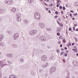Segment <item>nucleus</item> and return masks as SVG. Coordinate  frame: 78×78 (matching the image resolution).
Listing matches in <instances>:
<instances>
[{
	"label": "nucleus",
	"instance_id": "1",
	"mask_svg": "<svg viewBox=\"0 0 78 78\" xmlns=\"http://www.w3.org/2000/svg\"><path fill=\"white\" fill-rule=\"evenodd\" d=\"M41 17V16L39 13L36 12L35 13L34 15V18L35 19H39Z\"/></svg>",
	"mask_w": 78,
	"mask_h": 78
},
{
	"label": "nucleus",
	"instance_id": "2",
	"mask_svg": "<svg viewBox=\"0 0 78 78\" xmlns=\"http://www.w3.org/2000/svg\"><path fill=\"white\" fill-rule=\"evenodd\" d=\"M21 17V15L20 13H18L16 14V20L17 21L19 22H20V21H21V18H20V17Z\"/></svg>",
	"mask_w": 78,
	"mask_h": 78
},
{
	"label": "nucleus",
	"instance_id": "3",
	"mask_svg": "<svg viewBox=\"0 0 78 78\" xmlns=\"http://www.w3.org/2000/svg\"><path fill=\"white\" fill-rule=\"evenodd\" d=\"M36 33H37V30H31L30 34V35H32L36 34Z\"/></svg>",
	"mask_w": 78,
	"mask_h": 78
},
{
	"label": "nucleus",
	"instance_id": "4",
	"mask_svg": "<svg viewBox=\"0 0 78 78\" xmlns=\"http://www.w3.org/2000/svg\"><path fill=\"white\" fill-rule=\"evenodd\" d=\"M39 25L42 29H44V28H45V24L44 23H39Z\"/></svg>",
	"mask_w": 78,
	"mask_h": 78
},
{
	"label": "nucleus",
	"instance_id": "5",
	"mask_svg": "<svg viewBox=\"0 0 78 78\" xmlns=\"http://www.w3.org/2000/svg\"><path fill=\"white\" fill-rule=\"evenodd\" d=\"M19 37V34L16 33L13 36V39L14 40H16Z\"/></svg>",
	"mask_w": 78,
	"mask_h": 78
},
{
	"label": "nucleus",
	"instance_id": "6",
	"mask_svg": "<svg viewBox=\"0 0 78 78\" xmlns=\"http://www.w3.org/2000/svg\"><path fill=\"white\" fill-rule=\"evenodd\" d=\"M39 39L40 41H42V42H44V41H45V38L42 36H40Z\"/></svg>",
	"mask_w": 78,
	"mask_h": 78
},
{
	"label": "nucleus",
	"instance_id": "7",
	"mask_svg": "<svg viewBox=\"0 0 78 78\" xmlns=\"http://www.w3.org/2000/svg\"><path fill=\"white\" fill-rule=\"evenodd\" d=\"M47 56L43 55L41 57V59L43 61H45L47 60Z\"/></svg>",
	"mask_w": 78,
	"mask_h": 78
},
{
	"label": "nucleus",
	"instance_id": "8",
	"mask_svg": "<svg viewBox=\"0 0 78 78\" xmlns=\"http://www.w3.org/2000/svg\"><path fill=\"white\" fill-rule=\"evenodd\" d=\"M5 2L8 5H11L13 1H12V0L11 1H7Z\"/></svg>",
	"mask_w": 78,
	"mask_h": 78
},
{
	"label": "nucleus",
	"instance_id": "9",
	"mask_svg": "<svg viewBox=\"0 0 78 78\" xmlns=\"http://www.w3.org/2000/svg\"><path fill=\"white\" fill-rule=\"evenodd\" d=\"M56 70V68L55 67H52L51 69V73H53V72H54L55 70Z\"/></svg>",
	"mask_w": 78,
	"mask_h": 78
},
{
	"label": "nucleus",
	"instance_id": "10",
	"mask_svg": "<svg viewBox=\"0 0 78 78\" xmlns=\"http://www.w3.org/2000/svg\"><path fill=\"white\" fill-rule=\"evenodd\" d=\"M73 64L74 65V66H78V62L77 61H73Z\"/></svg>",
	"mask_w": 78,
	"mask_h": 78
},
{
	"label": "nucleus",
	"instance_id": "11",
	"mask_svg": "<svg viewBox=\"0 0 78 78\" xmlns=\"http://www.w3.org/2000/svg\"><path fill=\"white\" fill-rule=\"evenodd\" d=\"M3 38H4V36L3 35H0V42L1 41H2V40L3 39Z\"/></svg>",
	"mask_w": 78,
	"mask_h": 78
},
{
	"label": "nucleus",
	"instance_id": "12",
	"mask_svg": "<svg viewBox=\"0 0 78 78\" xmlns=\"http://www.w3.org/2000/svg\"><path fill=\"white\" fill-rule=\"evenodd\" d=\"M6 56L7 57H9V58H12V56H13V55H12V54H7L6 55Z\"/></svg>",
	"mask_w": 78,
	"mask_h": 78
},
{
	"label": "nucleus",
	"instance_id": "13",
	"mask_svg": "<svg viewBox=\"0 0 78 78\" xmlns=\"http://www.w3.org/2000/svg\"><path fill=\"white\" fill-rule=\"evenodd\" d=\"M9 78H17V77L14 75H11L10 76Z\"/></svg>",
	"mask_w": 78,
	"mask_h": 78
},
{
	"label": "nucleus",
	"instance_id": "14",
	"mask_svg": "<svg viewBox=\"0 0 78 78\" xmlns=\"http://www.w3.org/2000/svg\"><path fill=\"white\" fill-rule=\"evenodd\" d=\"M11 11L12 12H16V9L13 8L11 9Z\"/></svg>",
	"mask_w": 78,
	"mask_h": 78
},
{
	"label": "nucleus",
	"instance_id": "15",
	"mask_svg": "<svg viewBox=\"0 0 78 78\" xmlns=\"http://www.w3.org/2000/svg\"><path fill=\"white\" fill-rule=\"evenodd\" d=\"M12 46L13 48H17L18 47L17 45L16 44H13L12 45Z\"/></svg>",
	"mask_w": 78,
	"mask_h": 78
},
{
	"label": "nucleus",
	"instance_id": "16",
	"mask_svg": "<svg viewBox=\"0 0 78 78\" xmlns=\"http://www.w3.org/2000/svg\"><path fill=\"white\" fill-rule=\"evenodd\" d=\"M28 2L29 3H33L34 2V0H28Z\"/></svg>",
	"mask_w": 78,
	"mask_h": 78
},
{
	"label": "nucleus",
	"instance_id": "17",
	"mask_svg": "<svg viewBox=\"0 0 78 78\" xmlns=\"http://www.w3.org/2000/svg\"><path fill=\"white\" fill-rule=\"evenodd\" d=\"M75 6H78V2H77L76 3H74Z\"/></svg>",
	"mask_w": 78,
	"mask_h": 78
},
{
	"label": "nucleus",
	"instance_id": "18",
	"mask_svg": "<svg viewBox=\"0 0 78 78\" xmlns=\"http://www.w3.org/2000/svg\"><path fill=\"white\" fill-rule=\"evenodd\" d=\"M20 62H24V61H23V59L22 58L20 59Z\"/></svg>",
	"mask_w": 78,
	"mask_h": 78
},
{
	"label": "nucleus",
	"instance_id": "19",
	"mask_svg": "<svg viewBox=\"0 0 78 78\" xmlns=\"http://www.w3.org/2000/svg\"><path fill=\"white\" fill-rule=\"evenodd\" d=\"M32 75H36V73H34V72L32 71Z\"/></svg>",
	"mask_w": 78,
	"mask_h": 78
},
{
	"label": "nucleus",
	"instance_id": "20",
	"mask_svg": "<svg viewBox=\"0 0 78 78\" xmlns=\"http://www.w3.org/2000/svg\"><path fill=\"white\" fill-rule=\"evenodd\" d=\"M56 51L57 53H59V51H59V49H57L56 50Z\"/></svg>",
	"mask_w": 78,
	"mask_h": 78
},
{
	"label": "nucleus",
	"instance_id": "21",
	"mask_svg": "<svg viewBox=\"0 0 78 78\" xmlns=\"http://www.w3.org/2000/svg\"><path fill=\"white\" fill-rule=\"evenodd\" d=\"M46 30H47L49 31H51V29L50 28H47Z\"/></svg>",
	"mask_w": 78,
	"mask_h": 78
},
{
	"label": "nucleus",
	"instance_id": "22",
	"mask_svg": "<svg viewBox=\"0 0 78 78\" xmlns=\"http://www.w3.org/2000/svg\"><path fill=\"white\" fill-rule=\"evenodd\" d=\"M0 46H2V47H3V43H0Z\"/></svg>",
	"mask_w": 78,
	"mask_h": 78
},
{
	"label": "nucleus",
	"instance_id": "23",
	"mask_svg": "<svg viewBox=\"0 0 78 78\" xmlns=\"http://www.w3.org/2000/svg\"><path fill=\"white\" fill-rule=\"evenodd\" d=\"M7 62L8 64H11V62L9 61H7Z\"/></svg>",
	"mask_w": 78,
	"mask_h": 78
},
{
	"label": "nucleus",
	"instance_id": "24",
	"mask_svg": "<svg viewBox=\"0 0 78 78\" xmlns=\"http://www.w3.org/2000/svg\"><path fill=\"white\" fill-rule=\"evenodd\" d=\"M67 74L68 75V76H69L70 75V72L68 71Z\"/></svg>",
	"mask_w": 78,
	"mask_h": 78
},
{
	"label": "nucleus",
	"instance_id": "25",
	"mask_svg": "<svg viewBox=\"0 0 78 78\" xmlns=\"http://www.w3.org/2000/svg\"><path fill=\"white\" fill-rule=\"evenodd\" d=\"M47 67L46 66V65L45 66L44 65H43L42 66V67H43V68H45V67Z\"/></svg>",
	"mask_w": 78,
	"mask_h": 78
},
{
	"label": "nucleus",
	"instance_id": "26",
	"mask_svg": "<svg viewBox=\"0 0 78 78\" xmlns=\"http://www.w3.org/2000/svg\"><path fill=\"white\" fill-rule=\"evenodd\" d=\"M48 66V63H46V66L47 67V66Z\"/></svg>",
	"mask_w": 78,
	"mask_h": 78
},
{
	"label": "nucleus",
	"instance_id": "27",
	"mask_svg": "<svg viewBox=\"0 0 78 78\" xmlns=\"http://www.w3.org/2000/svg\"><path fill=\"white\" fill-rule=\"evenodd\" d=\"M63 43H65L66 42V40L65 39L63 40Z\"/></svg>",
	"mask_w": 78,
	"mask_h": 78
},
{
	"label": "nucleus",
	"instance_id": "28",
	"mask_svg": "<svg viewBox=\"0 0 78 78\" xmlns=\"http://www.w3.org/2000/svg\"><path fill=\"white\" fill-rule=\"evenodd\" d=\"M2 12H3V10L2 9H0V13Z\"/></svg>",
	"mask_w": 78,
	"mask_h": 78
},
{
	"label": "nucleus",
	"instance_id": "29",
	"mask_svg": "<svg viewBox=\"0 0 78 78\" xmlns=\"http://www.w3.org/2000/svg\"><path fill=\"white\" fill-rule=\"evenodd\" d=\"M54 17H55V18H58V16L57 15H56Z\"/></svg>",
	"mask_w": 78,
	"mask_h": 78
},
{
	"label": "nucleus",
	"instance_id": "30",
	"mask_svg": "<svg viewBox=\"0 0 78 78\" xmlns=\"http://www.w3.org/2000/svg\"><path fill=\"white\" fill-rule=\"evenodd\" d=\"M64 56H66V57L67 56V54L66 53L65 54Z\"/></svg>",
	"mask_w": 78,
	"mask_h": 78
},
{
	"label": "nucleus",
	"instance_id": "31",
	"mask_svg": "<svg viewBox=\"0 0 78 78\" xmlns=\"http://www.w3.org/2000/svg\"><path fill=\"white\" fill-rule=\"evenodd\" d=\"M39 72H43V71L42 69H40L39 70Z\"/></svg>",
	"mask_w": 78,
	"mask_h": 78
},
{
	"label": "nucleus",
	"instance_id": "32",
	"mask_svg": "<svg viewBox=\"0 0 78 78\" xmlns=\"http://www.w3.org/2000/svg\"><path fill=\"white\" fill-rule=\"evenodd\" d=\"M62 9L63 10H65L66 9V8L64 7H63Z\"/></svg>",
	"mask_w": 78,
	"mask_h": 78
},
{
	"label": "nucleus",
	"instance_id": "33",
	"mask_svg": "<svg viewBox=\"0 0 78 78\" xmlns=\"http://www.w3.org/2000/svg\"><path fill=\"white\" fill-rule=\"evenodd\" d=\"M57 4L56 5L57 7H59V4H58V3H57Z\"/></svg>",
	"mask_w": 78,
	"mask_h": 78
},
{
	"label": "nucleus",
	"instance_id": "34",
	"mask_svg": "<svg viewBox=\"0 0 78 78\" xmlns=\"http://www.w3.org/2000/svg\"><path fill=\"white\" fill-rule=\"evenodd\" d=\"M68 46H70V45H71V43H68Z\"/></svg>",
	"mask_w": 78,
	"mask_h": 78
},
{
	"label": "nucleus",
	"instance_id": "35",
	"mask_svg": "<svg viewBox=\"0 0 78 78\" xmlns=\"http://www.w3.org/2000/svg\"><path fill=\"white\" fill-rule=\"evenodd\" d=\"M73 30L74 31H75V27H73Z\"/></svg>",
	"mask_w": 78,
	"mask_h": 78
},
{
	"label": "nucleus",
	"instance_id": "36",
	"mask_svg": "<svg viewBox=\"0 0 78 78\" xmlns=\"http://www.w3.org/2000/svg\"><path fill=\"white\" fill-rule=\"evenodd\" d=\"M57 35H58V36H60V33H58L57 34Z\"/></svg>",
	"mask_w": 78,
	"mask_h": 78
},
{
	"label": "nucleus",
	"instance_id": "37",
	"mask_svg": "<svg viewBox=\"0 0 78 78\" xmlns=\"http://www.w3.org/2000/svg\"><path fill=\"white\" fill-rule=\"evenodd\" d=\"M55 13L56 14H58V11H56Z\"/></svg>",
	"mask_w": 78,
	"mask_h": 78
},
{
	"label": "nucleus",
	"instance_id": "38",
	"mask_svg": "<svg viewBox=\"0 0 78 78\" xmlns=\"http://www.w3.org/2000/svg\"><path fill=\"white\" fill-rule=\"evenodd\" d=\"M74 27H76V26H77V24H74Z\"/></svg>",
	"mask_w": 78,
	"mask_h": 78
},
{
	"label": "nucleus",
	"instance_id": "39",
	"mask_svg": "<svg viewBox=\"0 0 78 78\" xmlns=\"http://www.w3.org/2000/svg\"><path fill=\"white\" fill-rule=\"evenodd\" d=\"M59 8L60 9H62V6H59Z\"/></svg>",
	"mask_w": 78,
	"mask_h": 78
},
{
	"label": "nucleus",
	"instance_id": "40",
	"mask_svg": "<svg viewBox=\"0 0 78 78\" xmlns=\"http://www.w3.org/2000/svg\"><path fill=\"white\" fill-rule=\"evenodd\" d=\"M63 61L64 63L66 62V61H65V60L64 59H63Z\"/></svg>",
	"mask_w": 78,
	"mask_h": 78
},
{
	"label": "nucleus",
	"instance_id": "41",
	"mask_svg": "<svg viewBox=\"0 0 78 78\" xmlns=\"http://www.w3.org/2000/svg\"><path fill=\"white\" fill-rule=\"evenodd\" d=\"M69 31H71V30H72V28H71L70 27H69Z\"/></svg>",
	"mask_w": 78,
	"mask_h": 78
},
{
	"label": "nucleus",
	"instance_id": "42",
	"mask_svg": "<svg viewBox=\"0 0 78 78\" xmlns=\"http://www.w3.org/2000/svg\"><path fill=\"white\" fill-rule=\"evenodd\" d=\"M59 31H60V30H57V33H59Z\"/></svg>",
	"mask_w": 78,
	"mask_h": 78
},
{
	"label": "nucleus",
	"instance_id": "43",
	"mask_svg": "<svg viewBox=\"0 0 78 78\" xmlns=\"http://www.w3.org/2000/svg\"><path fill=\"white\" fill-rule=\"evenodd\" d=\"M57 23H58V24H59V25H60V23H59V21H57Z\"/></svg>",
	"mask_w": 78,
	"mask_h": 78
},
{
	"label": "nucleus",
	"instance_id": "44",
	"mask_svg": "<svg viewBox=\"0 0 78 78\" xmlns=\"http://www.w3.org/2000/svg\"><path fill=\"white\" fill-rule=\"evenodd\" d=\"M49 6H53V4L52 3H51V5H50Z\"/></svg>",
	"mask_w": 78,
	"mask_h": 78
},
{
	"label": "nucleus",
	"instance_id": "45",
	"mask_svg": "<svg viewBox=\"0 0 78 78\" xmlns=\"http://www.w3.org/2000/svg\"><path fill=\"white\" fill-rule=\"evenodd\" d=\"M77 15V13H75L74 14H73L74 16H76Z\"/></svg>",
	"mask_w": 78,
	"mask_h": 78
},
{
	"label": "nucleus",
	"instance_id": "46",
	"mask_svg": "<svg viewBox=\"0 0 78 78\" xmlns=\"http://www.w3.org/2000/svg\"><path fill=\"white\" fill-rule=\"evenodd\" d=\"M60 46L61 47H62V44H60Z\"/></svg>",
	"mask_w": 78,
	"mask_h": 78
},
{
	"label": "nucleus",
	"instance_id": "47",
	"mask_svg": "<svg viewBox=\"0 0 78 78\" xmlns=\"http://www.w3.org/2000/svg\"><path fill=\"white\" fill-rule=\"evenodd\" d=\"M58 44H61V41H58Z\"/></svg>",
	"mask_w": 78,
	"mask_h": 78
},
{
	"label": "nucleus",
	"instance_id": "48",
	"mask_svg": "<svg viewBox=\"0 0 78 78\" xmlns=\"http://www.w3.org/2000/svg\"><path fill=\"white\" fill-rule=\"evenodd\" d=\"M67 48L66 47H65V50H67Z\"/></svg>",
	"mask_w": 78,
	"mask_h": 78
},
{
	"label": "nucleus",
	"instance_id": "49",
	"mask_svg": "<svg viewBox=\"0 0 78 78\" xmlns=\"http://www.w3.org/2000/svg\"><path fill=\"white\" fill-rule=\"evenodd\" d=\"M72 45H75V43H73L72 44Z\"/></svg>",
	"mask_w": 78,
	"mask_h": 78
},
{
	"label": "nucleus",
	"instance_id": "50",
	"mask_svg": "<svg viewBox=\"0 0 78 78\" xmlns=\"http://www.w3.org/2000/svg\"><path fill=\"white\" fill-rule=\"evenodd\" d=\"M58 3V4H59V1H58V2H57V3Z\"/></svg>",
	"mask_w": 78,
	"mask_h": 78
},
{
	"label": "nucleus",
	"instance_id": "51",
	"mask_svg": "<svg viewBox=\"0 0 78 78\" xmlns=\"http://www.w3.org/2000/svg\"><path fill=\"white\" fill-rule=\"evenodd\" d=\"M76 31H78V28H77L76 29Z\"/></svg>",
	"mask_w": 78,
	"mask_h": 78
},
{
	"label": "nucleus",
	"instance_id": "52",
	"mask_svg": "<svg viewBox=\"0 0 78 78\" xmlns=\"http://www.w3.org/2000/svg\"><path fill=\"white\" fill-rule=\"evenodd\" d=\"M53 57H51V59H53Z\"/></svg>",
	"mask_w": 78,
	"mask_h": 78
},
{
	"label": "nucleus",
	"instance_id": "53",
	"mask_svg": "<svg viewBox=\"0 0 78 78\" xmlns=\"http://www.w3.org/2000/svg\"><path fill=\"white\" fill-rule=\"evenodd\" d=\"M70 12H73V13L74 12L73 11H72V10L70 11Z\"/></svg>",
	"mask_w": 78,
	"mask_h": 78
},
{
	"label": "nucleus",
	"instance_id": "54",
	"mask_svg": "<svg viewBox=\"0 0 78 78\" xmlns=\"http://www.w3.org/2000/svg\"><path fill=\"white\" fill-rule=\"evenodd\" d=\"M75 39H76V42H77V39H76V38H75Z\"/></svg>",
	"mask_w": 78,
	"mask_h": 78
},
{
	"label": "nucleus",
	"instance_id": "55",
	"mask_svg": "<svg viewBox=\"0 0 78 78\" xmlns=\"http://www.w3.org/2000/svg\"><path fill=\"white\" fill-rule=\"evenodd\" d=\"M48 12L49 13H51V12L50 11V10H49L48 11Z\"/></svg>",
	"mask_w": 78,
	"mask_h": 78
},
{
	"label": "nucleus",
	"instance_id": "56",
	"mask_svg": "<svg viewBox=\"0 0 78 78\" xmlns=\"http://www.w3.org/2000/svg\"><path fill=\"white\" fill-rule=\"evenodd\" d=\"M44 4L45 5H46V6H48V5L46 4V3H44Z\"/></svg>",
	"mask_w": 78,
	"mask_h": 78
},
{
	"label": "nucleus",
	"instance_id": "57",
	"mask_svg": "<svg viewBox=\"0 0 78 78\" xmlns=\"http://www.w3.org/2000/svg\"><path fill=\"white\" fill-rule=\"evenodd\" d=\"M73 50H74V51H76V49H73Z\"/></svg>",
	"mask_w": 78,
	"mask_h": 78
},
{
	"label": "nucleus",
	"instance_id": "58",
	"mask_svg": "<svg viewBox=\"0 0 78 78\" xmlns=\"http://www.w3.org/2000/svg\"><path fill=\"white\" fill-rule=\"evenodd\" d=\"M58 20H59V21H60V20H61V19H60V18H59L58 19Z\"/></svg>",
	"mask_w": 78,
	"mask_h": 78
},
{
	"label": "nucleus",
	"instance_id": "59",
	"mask_svg": "<svg viewBox=\"0 0 78 78\" xmlns=\"http://www.w3.org/2000/svg\"><path fill=\"white\" fill-rule=\"evenodd\" d=\"M46 10H47V11H48V8H47L46 9Z\"/></svg>",
	"mask_w": 78,
	"mask_h": 78
},
{
	"label": "nucleus",
	"instance_id": "60",
	"mask_svg": "<svg viewBox=\"0 0 78 78\" xmlns=\"http://www.w3.org/2000/svg\"><path fill=\"white\" fill-rule=\"evenodd\" d=\"M66 78H70V77H69V76H67L66 77Z\"/></svg>",
	"mask_w": 78,
	"mask_h": 78
},
{
	"label": "nucleus",
	"instance_id": "61",
	"mask_svg": "<svg viewBox=\"0 0 78 78\" xmlns=\"http://www.w3.org/2000/svg\"><path fill=\"white\" fill-rule=\"evenodd\" d=\"M66 7H68V5H67V4H66Z\"/></svg>",
	"mask_w": 78,
	"mask_h": 78
},
{
	"label": "nucleus",
	"instance_id": "62",
	"mask_svg": "<svg viewBox=\"0 0 78 78\" xmlns=\"http://www.w3.org/2000/svg\"><path fill=\"white\" fill-rule=\"evenodd\" d=\"M61 13L62 14H63V12L62 11L61 12Z\"/></svg>",
	"mask_w": 78,
	"mask_h": 78
},
{
	"label": "nucleus",
	"instance_id": "63",
	"mask_svg": "<svg viewBox=\"0 0 78 78\" xmlns=\"http://www.w3.org/2000/svg\"><path fill=\"white\" fill-rule=\"evenodd\" d=\"M66 51L67 53H68V52H69V51L67 50V51Z\"/></svg>",
	"mask_w": 78,
	"mask_h": 78
},
{
	"label": "nucleus",
	"instance_id": "64",
	"mask_svg": "<svg viewBox=\"0 0 78 78\" xmlns=\"http://www.w3.org/2000/svg\"><path fill=\"white\" fill-rule=\"evenodd\" d=\"M61 50H64V49L63 48H61Z\"/></svg>",
	"mask_w": 78,
	"mask_h": 78
}]
</instances>
